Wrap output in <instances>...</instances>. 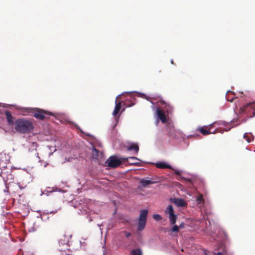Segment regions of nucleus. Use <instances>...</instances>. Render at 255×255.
I'll list each match as a JSON object with an SVG mask.
<instances>
[{"mask_svg": "<svg viewBox=\"0 0 255 255\" xmlns=\"http://www.w3.org/2000/svg\"><path fill=\"white\" fill-rule=\"evenodd\" d=\"M34 128L33 122L24 118H19L14 122V129L19 133H29L33 130Z\"/></svg>", "mask_w": 255, "mask_h": 255, "instance_id": "nucleus-1", "label": "nucleus"}, {"mask_svg": "<svg viewBox=\"0 0 255 255\" xmlns=\"http://www.w3.org/2000/svg\"><path fill=\"white\" fill-rule=\"evenodd\" d=\"M28 113L34 118L40 120H43L46 118V116H53V114L50 112L43 110L38 108L28 109Z\"/></svg>", "mask_w": 255, "mask_h": 255, "instance_id": "nucleus-2", "label": "nucleus"}, {"mask_svg": "<svg viewBox=\"0 0 255 255\" xmlns=\"http://www.w3.org/2000/svg\"><path fill=\"white\" fill-rule=\"evenodd\" d=\"M147 215L148 211L147 210L143 209L140 211L137 225V230L138 231H141L145 228L147 221Z\"/></svg>", "mask_w": 255, "mask_h": 255, "instance_id": "nucleus-3", "label": "nucleus"}, {"mask_svg": "<svg viewBox=\"0 0 255 255\" xmlns=\"http://www.w3.org/2000/svg\"><path fill=\"white\" fill-rule=\"evenodd\" d=\"M122 161L121 158L118 159L116 156H112L107 160L106 163L111 168H116L121 164Z\"/></svg>", "mask_w": 255, "mask_h": 255, "instance_id": "nucleus-4", "label": "nucleus"}, {"mask_svg": "<svg viewBox=\"0 0 255 255\" xmlns=\"http://www.w3.org/2000/svg\"><path fill=\"white\" fill-rule=\"evenodd\" d=\"M165 213L169 215V219L171 225H174L177 220V216L174 213V209L172 205H170L166 208Z\"/></svg>", "mask_w": 255, "mask_h": 255, "instance_id": "nucleus-5", "label": "nucleus"}, {"mask_svg": "<svg viewBox=\"0 0 255 255\" xmlns=\"http://www.w3.org/2000/svg\"><path fill=\"white\" fill-rule=\"evenodd\" d=\"M159 182V180L155 179H151V180H147L142 178L140 180V183L142 187H146L148 185L153 184Z\"/></svg>", "mask_w": 255, "mask_h": 255, "instance_id": "nucleus-6", "label": "nucleus"}, {"mask_svg": "<svg viewBox=\"0 0 255 255\" xmlns=\"http://www.w3.org/2000/svg\"><path fill=\"white\" fill-rule=\"evenodd\" d=\"M170 201L175 204L177 207H183L187 205L185 201L181 198H170Z\"/></svg>", "mask_w": 255, "mask_h": 255, "instance_id": "nucleus-7", "label": "nucleus"}, {"mask_svg": "<svg viewBox=\"0 0 255 255\" xmlns=\"http://www.w3.org/2000/svg\"><path fill=\"white\" fill-rule=\"evenodd\" d=\"M121 159L124 162H127L130 165H137L138 164V162H137L135 161H140L138 158L134 156L129 157L128 158H121Z\"/></svg>", "mask_w": 255, "mask_h": 255, "instance_id": "nucleus-8", "label": "nucleus"}, {"mask_svg": "<svg viewBox=\"0 0 255 255\" xmlns=\"http://www.w3.org/2000/svg\"><path fill=\"white\" fill-rule=\"evenodd\" d=\"M250 109L255 111V103H253L247 104L246 105L243 107V108L241 109L244 112H247ZM255 116V111H254L253 113V115L251 116L250 117V118H253Z\"/></svg>", "mask_w": 255, "mask_h": 255, "instance_id": "nucleus-9", "label": "nucleus"}, {"mask_svg": "<svg viewBox=\"0 0 255 255\" xmlns=\"http://www.w3.org/2000/svg\"><path fill=\"white\" fill-rule=\"evenodd\" d=\"M156 113L158 118L161 120L162 123L165 124L167 122V118L164 113L162 110L160 109H157L156 111Z\"/></svg>", "mask_w": 255, "mask_h": 255, "instance_id": "nucleus-10", "label": "nucleus"}, {"mask_svg": "<svg viewBox=\"0 0 255 255\" xmlns=\"http://www.w3.org/2000/svg\"><path fill=\"white\" fill-rule=\"evenodd\" d=\"M211 127L210 128H208V127L207 126H206V127H200L199 128H198V130L203 135H208V134H211L212 133H215L216 132L215 131H213V132H212L211 131Z\"/></svg>", "mask_w": 255, "mask_h": 255, "instance_id": "nucleus-11", "label": "nucleus"}, {"mask_svg": "<svg viewBox=\"0 0 255 255\" xmlns=\"http://www.w3.org/2000/svg\"><path fill=\"white\" fill-rule=\"evenodd\" d=\"M5 115L8 125H12L14 123L13 122V117L12 116L10 112L9 111H6L5 112Z\"/></svg>", "mask_w": 255, "mask_h": 255, "instance_id": "nucleus-12", "label": "nucleus"}, {"mask_svg": "<svg viewBox=\"0 0 255 255\" xmlns=\"http://www.w3.org/2000/svg\"><path fill=\"white\" fill-rule=\"evenodd\" d=\"M127 149L129 151H134V154H137L139 151L138 145L136 143H131L127 146Z\"/></svg>", "mask_w": 255, "mask_h": 255, "instance_id": "nucleus-13", "label": "nucleus"}, {"mask_svg": "<svg viewBox=\"0 0 255 255\" xmlns=\"http://www.w3.org/2000/svg\"><path fill=\"white\" fill-rule=\"evenodd\" d=\"M117 99L118 97L116 99L115 109L113 112V115L114 116H116L121 109V102H118L117 100Z\"/></svg>", "mask_w": 255, "mask_h": 255, "instance_id": "nucleus-14", "label": "nucleus"}, {"mask_svg": "<svg viewBox=\"0 0 255 255\" xmlns=\"http://www.w3.org/2000/svg\"><path fill=\"white\" fill-rule=\"evenodd\" d=\"M11 171H10L9 173L6 174V172H2L1 174L3 178L5 179L6 181H9L10 182L13 180L14 176L11 174ZM8 173V172H7Z\"/></svg>", "mask_w": 255, "mask_h": 255, "instance_id": "nucleus-15", "label": "nucleus"}, {"mask_svg": "<svg viewBox=\"0 0 255 255\" xmlns=\"http://www.w3.org/2000/svg\"><path fill=\"white\" fill-rule=\"evenodd\" d=\"M160 103L162 105H165V109L166 110V112L168 114L171 113L173 110V107L169 104L166 103L164 101H161Z\"/></svg>", "mask_w": 255, "mask_h": 255, "instance_id": "nucleus-16", "label": "nucleus"}, {"mask_svg": "<svg viewBox=\"0 0 255 255\" xmlns=\"http://www.w3.org/2000/svg\"><path fill=\"white\" fill-rule=\"evenodd\" d=\"M155 165H156V167L158 168H161V169H164V168L170 169V168H171L170 165L167 164L165 162L157 163H156Z\"/></svg>", "mask_w": 255, "mask_h": 255, "instance_id": "nucleus-17", "label": "nucleus"}, {"mask_svg": "<svg viewBox=\"0 0 255 255\" xmlns=\"http://www.w3.org/2000/svg\"><path fill=\"white\" fill-rule=\"evenodd\" d=\"M234 94L230 91H228L227 93L226 99L227 101L232 102L234 99V96H230L231 95H233Z\"/></svg>", "mask_w": 255, "mask_h": 255, "instance_id": "nucleus-18", "label": "nucleus"}, {"mask_svg": "<svg viewBox=\"0 0 255 255\" xmlns=\"http://www.w3.org/2000/svg\"><path fill=\"white\" fill-rule=\"evenodd\" d=\"M132 255H142V251L140 249L132 250L131 252Z\"/></svg>", "mask_w": 255, "mask_h": 255, "instance_id": "nucleus-19", "label": "nucleus"}, {"mask_svg": "<svg viewBox=\"0 0 255 255\" xmlns=\"http://www.w3.org/2000/svg\"><path fill=\"white\" fill-rule=\"evenodd\" d=\"M196 201L197 204H203L204 198L202 194H199L196 198Z\"/></svg>", "mask_w": 255, "mask_h": 255, "instance_id": "nucleus-20", "label": "nucleus"}, {"mask_svg": "<svg viewBox=\"0 0 255 255\" xmlns=\"http://www.w3.org/2000/svg\"><path fill=\"white\" fill-rule=\"evenodd\" d=\"M174 226L171 229V231L172 233H178L179 231V227L176 225H173Z\"/></svg>", "mask_w": 255, "mask_h": 255, "instance_id": "nucleus-21", "label": "nucleus"}, {"mask_svg": "<svg viewBox=\"0 0 255 255\" xmlns=\"http://www.w3.org/2000/svg\"><path fill=\"white\" fill-rule=\"evenodd\" d=\"M153 218L156 221H160L162 219L161 216L159 214H154Z\"/></svg>", "mask_w": 255, "mask_h": 255, "instance_id": "nucleus-22", "label": "nucleus"}, {"mask_svg": "<svg viewBox=\"0 0 255 255\" xmlns=\"http://www.w3.org/2000/svg\"><path fill=\"white\" fill-rule=\"evenodd\" d=\"M122 233L124 234V235L127 237V238H128L129 237H130L131 236V233H128L126 231H124L122 232Z\"/></svg>", "mask_w": 255, "mask_h": 255, "instance_id": "nucleus-23", "label": "nucleus"}, {"mask_svg": "<svg viewBox=\"0 0 255 255\" xmlns=\"http://www.w3.org/2000/svg\"><path fill=\"white\" fill-rule=\"evenodd\" d=\"M58 255H71L66 253L65 251H59Z\"/></svg>", "mask_w": 255, "mask_h": 255, "instance_id": "nucleus-24", "label": "nucleus"}, {"mask_svg": "<svg viewBox=\"0 0 255 255\" xmlns=\"http://www.w3.org/2000/svg\"><path fill=\"white\" fill-rule=\"evenodd\" d=\"M185 180L187 182H191V180L189 178H184Z\"/></svg>", "mask_w": 255, "mask_h": 255, "instance_id": "nucleus-25", "label": "nucleus"}, {"mask_svg": "<svg viewBox=\"0 0 255 255\" xmlns=\"http://www.w3.org/2000/svg\"><path fill=\"white\" fill-rule=\"evenodd\" d=\"M180 228H183L184 227L183 224H181L179 226H178Z\"/></svg>", "mask_w": 255, "mask_h": 255, "instance_id": "nucleus-26", "label": "nucleus"}, {"mask_svg": "<svg viewBox=\"0 0 255 255\" xmlns=\"http://www.w3.org/2000/svg\"><path fill=\"white\" fill-rule=\"evenodd\" d=\"M217 255H222V253L221 252H218L217 254Z\"/></svg>", "mask_w": 255, "mask_h": 255, "instance_id": "nucleus-27", "label": "nucleus"}, {"mask_svg": "<svg viewBox=\"0 0 255 255\" xmlns=\"http://www.w3.org/2000/svg\"><path fill=\"white\" fill-rule=\"evenodd\" d=\"M171 63H172V64H173V60H171Z\"/></svg>", "mask_w": 255, "mask_h": 255, "instance_id": "nucleus-28", "label": "nucleus"}, {"mask_svg": "<svg viewBox=\"0 0 255 255\" xmlns=\"http://www.w3.org/2000/svg\"><path fill=\"white\" fill-rule=\"evenodd\" d=\"M95 151H96V152H98V150H97V149H95Z\"/></svg>", "mask_w": 255, "mask_h": 255, "instance_id": "nucleus-29", "label": "nucleus"}, {"mask_svg": "<svg viewBox=\"0 0 255 255\" xmlns=\"http://www.w3.org/2000/svg\"><path fill=\"white\" fill-rule=\"evenodd\" d=\"M176 174H179L178 172H176Z\"/></svg>", "mask_w": 255, "mask_h": 255, "instance_id": "nucleus-30", "label": "nucleus"}]
</instances>
